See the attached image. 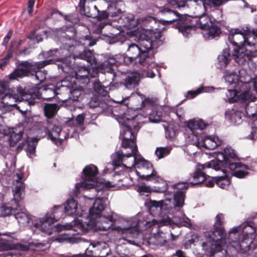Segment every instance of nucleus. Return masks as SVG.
<instances>
[{
    "label": "nucleus",
    "mask_w": 257,
    "mask_h": 257,
    "mask_svg": "<svg viewBox=\"0 0 257 257\" xmlns=\"http://www.w3.org/2000/svg\"><path fill=\"white\" fill-rule=\"evenodd\" d=\"M227 100L229 102H242L247 103L245 106V112L248 117L252 116L251 132L247 137L248 139L255 140L257 139V103L256 98L249 90L246 85H243L239 91L236 89L228 90L226 93Z\"/></svg>",
    "instance_id": "nucleus-5"
},
{
    "label": "nucleus",
    "mask_w": 257,
    "mask_h": 257,
    "mask_svg": "<svg viewBox=\"0 0 257 257\" xmlns=\"http://www.w3.org/2000/svg\"><path fill=\"white\" fill-rule=\"evenodd\" d=\"M98 172L97 168L93 164L87 165L83 169L82 181L75 184L74 189L70 193L72 198L68 199L64 204L63 208L66 215L73 217L79 215L77 202L73 198L77 197L82 191L92 189L95 192H101L103 194L104 191H97V189L95 188L97 185L96 175Z\"/></svg>",
    "instance_id": "nucleus-4"
},
{
    "label": "nucleus",
    "mask_w": 257,
    "mask_h": 257,
    "mask_svg": "<svg viewBox=\"0 0 257 257\" xmlns=\"http://www.w3.org/2000/svg\"><path fill=\"white\" fill-rule=\"evenodd\" d=\"M149 23L157 26V23L155 19L152 17H146V63H149L147 58H150L154 56L155 50L162 44L161 38V32L154 27L149 26Z\"/></svg>",
    "instance_id": "nucleus-10"
},
{
    "label": "nucleus",
    "mask_w": 257,
    "mask_h": 257,
    "mask_svg": "<svg viewBox=\"0 0 257 257\" xmlns=\"http://www.w3.org/2000/svg\"><path fill=\"white\" fill-rule=\"evenodd\" d=\"M23 175H20L18 173H16L14 176L13 184L15 187L13 190V192L14 201L18 210L14 213L13 216L20 224L34 226V223L39 222V221H32L31 223L32 220L31 217L25 212V208L21 204V201L23 198L25 189V185L23 180ZM34 227L36 228L35 226Z\"/></svg>",
    "instance_id": "nucleus-8"
},
{
    "label": "nucleus",
    "mask_w": 257,
    "mask_h": 257,
    "mask_svg": "<svg viewBox=\"0 0 257 257\" xmlns=\"http://www.w3.org/2000/svg\"><path fill=\"white\" fill-rule=\"evenodd\" d=\"M124 6V4L122 1H116L108 6L107 10L111 17H116L122 12Z\"/></svg>",
    "instance_id": "nucleus-35"
},
{
    "label": "nucleus",
    "mask_w": 257,
    "mask_h": 257,
    "mask_svg": "<svg viewBox=\"0 0 257 257\" xmlns=\"http://www.w3.org/2000/svg\"><path fill=\"white\" fill-rule=\"evenodd\" d=\"M233 56L236 62L243 65L248 61H254L257 58V51H253L241 47L234 51Z\"/></svg>",
    "instance_id": "nucleus-18"
},
{
    "label": "nucleus",
    "mask_w": 257,
    "mask_h": 257,
    "mask_svg": "<svg viewBox=\"0 0 257 257\" xmlns=\"http://www.w3.org/2000/svg\"><path fill=\"white\" fill-rule=\"evenodd\" d=\"M68 136L69 134L62 131L60 126L56 125H54L48 133V139L56 145H60Z\"/></svg>",
    "instance_id": "nucleus-24"
},
{
    "label": "nucleus",
    "mask_w": 257,
    "mask_h": 257,
    "mask_svg": "<svg viewBox=\"0 0 257 257\" xmlns=\"http://www.w3.org/2000/svg\"><path fill=\"white\" fill-rule=\"evenodd\" d=\"M185 195L183 191H179L174 194V200L175 206L181 207L184 205Z\"/></svg>",
    "instance_id": "nucleus-46"
},
{
    "label": "nucleus",
    "mask_w": 257,
    "mask_h": 257,
    "mask_svg": "<svg viewBox=\"0 0 257 257\" xmlns=\"http://www.w3.org/2000/svg\"><path fill=\"white\" fill-rule=\"evenodd\" d=\"M84 92V90L82 87L77 85L75 83L68 93L70 94V98L74 101H77Z\"/></svg>",
    "instance_id": "nucleus-39"
},
{
    "label": "nucleus",
    "mask_w": 257,
    "mask_h": 257,
    "mask_svg": "<svg viewBox=\"0 0 257 257\" xmlns=\"http://www.w3.org/2000/svg\"><path fill=\"white\" fill-rule=\"evenodd\" d=\"M167 189L166 183L158 175L152 165L146 160V192H163Z\"/></svg>",
    "instance_id": "nucleus-13"
},
{
    "label": "nucleus",
    "mask_w": 257,
    "mask_h": 257,
    "mask_svg": "<svg viewBox=\"0 0 257 257\" xmlns=\"http://www.w3.org/2000/svg\"><path fill=\"white\" fill-rule=\"evenodd\" d=\"M223 215L219 214L216 215L215 222L213 225V230L205 233V236L211 244V248L214 251H220L223 247L228 245V240L226 238L224 228L222 227V220Z\"/></svg>",
    "instance_id": "nucleus-11"
},
{
    "label": "nucleus",
    "mask_w": 257,
    "mask_h": 257,
    "mask_svg": "<svg viewBox=\"0 0 257 257\" xmlns=\"http://www.w3.org/2000/svg\"><path fill=\"white\" fill-rule=\"evenodd\" d=\"M238 75L239 77V85L241 84V87L242 88L243 85H246L247 89L249 90L250 92V89L249 88V84L251 83L253 85V82L254 79L252 80L250 76L247 73L246 71L242 69L240 70H238Z\"/></svg>",
    "instance_id": "nucleus-34"
},
{
    "label": "nucleus",
    "mask_w": 257,
    "mask_h": 257,
    "mask_svg": "<svg viewBox=\"0 0 257 257\" xmlns=\"http://www.w3.org/2000/svg\"><path fill=\"white\" fill-rule=\"evenodd\" d=\"M75 83L74 77L67 75L64 79L57 82L55 86L61 92L68 93Z\"/></svg>",
    "instance_id": "nucleus-30"
},
{
    "label": "nucleus",
    "mask_w": 257,
    "mask_h": 257,
    "mask_svg": "<svg viewBox=\"0 0 257 257\" xmlns=\"http://www.w3.org/2000/svg\"><path fill=\"white\" fill-rule=\"evenodd\" d=\"M224 78L225 82L230 85H233L235 87L239 85V77L238 75V70H226L224 73Z\"/></svg>",
    "instance_id": "nucleus-33"
},
{
    "label": "nucleus",
    "mask_w": 257,
    "mask_h": 257,
    "mask_svg": "<svg viewBox=\"0 0 257 257\" xmlns=\"http://www.w3.org/2000/svg\"><path fill=\"white\" fill-rule=\"evenodd\" d=\"M230 60V52L228 49H225L222 54L218 57V65L220 68H225Z\"/></svg>",
    "instance_id": "nucleus-41"
},
{
    "label": "nucleus",
    "mask_w": 257,
    "mask_h": 257,
    "mask_svg": "<svg viewBox=\"0 0 257 257\" xmlns=\"http://www.w3.org/2000/svg\"><path fill=\"white\" fill-rule=\"evenodd\" d=\"M65 216L62 205L54 206L52 212H47L44 217L40 218L39 222L34 223V226L37 229L50 235L52 233V224Z\"/></svg>",
    "instance_id": "nucleus-12"
},
{
    "label": "nucleus",
    "mask_w": 257,
    "mask_h": 257,
    "mask_svg": "<svg viewBox=\"0 0 257 257\" xmlns=\"http://www.w3.org/2000/svg\"><path fill=\"white\" fill-rule=\"evenodd\" d=\"M60 257H97L95 254H93V251L87 248L84 254H77L71 256L66 255H62Z\"/></svg>",
    "instance_id": "nucleus-59"
},
{
    "label": "nucleus",
    "mask_w": 257,
    "mask_h": 257,
    "mask_svg": "<svg viewBox=\"0 0 257 257\" xmlns=\"http://www.w3.org/2000/svg\"><path fill=\"white\" fill-rule=\"evenodd\" d=\"M97 11V13H91L90 11L88 10L85 12L84 14L80 15L85 16L87 17L96 19L99 21H101L106 19L108 17L109 15H110L109 12H107L106 11Z\"/></svg>",
    "instance_id": "nucleus-37"
},
{
    "label": "nucleus",
    "mask_w": 257,
    "mask_h": 257,
    "mask_svg": "<svg viewBox=\"0 0 257 257\" xmlns=\"http://www.w3.org/2000/svg\"><path fill=\"white\" fill-rule=\"evenodd\" d=\"M56 34L58 40L60 41L62 46L60 49L54 48L42 52V54L44 58L48 59L56 56L57 53L60 54L62 49L71 53L73 51L74 46L77 44L76 40V30L73 26H63L57 30Z\"/></svg>",
    "instance_id": "nucleus-9"
},
{
    "label": "nucleus",
    "mask_w": 257,
    "mask_h": 257,
    "mask_svg": "<svg viewBox=\"0 0 257 257\" xmlns=\"http://www.w3.org/2000/svg\"><path fill=\"white\" fill-rule=\"evenodd\" d=\"M161 108V107H160ZM159 108L157 107V110L156 112L153 111L150 114L149 119L151 122H159L161 121V117L162 115V113L159 110Z\"/></svg>",
    "instance_id": "nucleus-49"
},
{
    "label": "nucleus",
    "mask_w": 257,
    "mask_h": 257,
    "mask_svg": "<svg viewBox=\"0 0 257 257\" xmlns=\"http://www.w3.org/2000/svg\"><path fill=\"white\" fill-rule=\"evenodd\" d=\"M171 149L169 147L157 148L155 154L158 158L160 159L168 155L170 152Z\"/></svg>",
    "instance_id": "nucleus-48"
},
{
    "label": "nucleus",
    "mask_w": 257,
    "mask_h": 257,
    "mask_svg": "<svg viewBox=\"0 0 257 257\" xmlns=\"http://www.w3.org/2000/svg\"><path fill=\"white\" fill-rule=\"evenodd\" d=\"M100 101L101 99L99 96L94 95L91 98L88 105L90 107L95 108L99 105Z\"/></svg>",
    "instance_id": "nucleus-60"
},
{
    "label": "nucleus",
    "mask_w": 257,
    "mask_h": 257,
    "mask_svg": "<svg viewBox=\"0 0 257 257\" xmlns=\"http://www.w3.org/2000/svg\"><path fill=\"white\" fill-rule=\"evenodd\" d=\"M24 130L22 128H13L9 137L10 146H14L22 138Z\"/></svg>",
    "instance_id": "nucleus-36"
},
{
    "label": "nucleus",
    "mask_w": 257,
    "mask_h": 257,
    "mask_svg": "<svg viewBox=\"0 0 257 257\" xmlns=\"http://www.w3.org/2000/svg\"><path fill=\"white\" fill-rule=\"evenodd\" d=\"M136 191L139 193V195L143 196L145 194V184L143 183L142 185H137L135 186Z\"/></svg>",
    "instance_id": "nucleus-63"
},
{
    "label": "nucleus",
    "mask_w": 257,
    "mask_h": 257,
    "mask_svg": "<svg viewBox=\"0 0 257 257\" xmlns=\"http://www.w3.org/2000/svg\"><path fill=\"white\" fill-rule=\"evenodd\" d=\"M257 39V34L254 30H245L241 31L235 29L230 31L228 35V40L234 46H248L255 45Z\"/></svg>",
    "instance_id": "nucleus-14"
},
{
    "label": "nucleus",
    "mask_w": 257,
    "mask_h": 257,
    "mask_svg": "<svg viewBox=\"0 0 257 257\" xmlns=\"http://www.w3.org/2000/svg\"><path fill=\"white\" fill-rule=\"evenodd\" d=\"M59 109L56 103L46 104L44 107L45 115L48 118H51L56 115Z\"/></svg>",
    "instance_id": "nucleus-40"
},
{
    "label": "nucleus",
    "mask_w": 257,
    "mask_h": 257,
    "mask_svg": "<svg viewBox=\"0 0 257 257\" xmlns=\"http://www.w3.org/2000/svg\"><path fill=\"white\" fill-rule=\"evenodd\" d=\"M93 88L95 93L101 96L105 97L108 93L106 88L102 86L99 81H95L93 83Z\"/></svg>",
    "instance_id": "nucleus-45"
},
{
    "label": "nucleus",
    "mask_w": 257,
    "mask_h": 257,
    "mask_svg": "<svg viewBox=\"0 0 257 257\" xmlns=\"http://www.w3.org/2000/svg\"><path fill=\"white\" fill-rule=\"evenodd\" d=\"M179 32L182 33L185 37H188L189 35L195 31L194 27L191 26H183L178 27Z\"/></svg>",
    "instance_id": "nucleus-51"
},
{
    "label": "nucleus",
    "mask_w": 257,
    "mask_h": 257,
    "mask_svg": "<svg viewBox=\"0 0 257 257\" xmlns=\"http://www.w3.org/2000/svg\"><path fill=\"white\" fill-rule=\"evenodd\" d=\"M46 74V70H34L32 71L30 76L36 81L37 84H40L45 80Z\"/></svg>",
    "instance_id": "nucleus-43"
},
{
    "label": "nucleus",
    "mask_w": 257,
    "mask_h": 257,
    "mask_svg": "<svg viewBox=\"0 0 257 257\" xmlns=\"http://www.w3.org/2000/svg\"><path fill=\"white\" fill-rule=\"evenodd\" d=\"M170 199H166L159 201H151L147 204V207L150 214L153 216H156L159 214L161 209L168 208V206H170Z\"/></svg>",
    "instance_id": "nucleus-25"
},
{
    "label": "nucleus",
    "mask_w": 257,
    "mask_h": 257,
    "mask_svg": "<svg viewBox=\"0 0 257 257\" xmlns=\"http://www.w3.org/2000/svg\"><path fill=\"white\" fill-rule=\"evenodd\" d=\"M140 80V74L137 71H133L125 75L120 84L125 88L134 91L139 85Z\"/></svg>",
    "instance_id": "nucleus-21"
},
{
    "label": "nucleus",
    "mask_w": 257,
    "mask_h": 257,
    "mask_svg": "<svg viewBox=\"0 0 257 257\" xmlns=\"http://www.w3.org/2000/svg\"><path fill=\"white\" fill-rule=\"evenodd\" d=\"M36 32L35 30L31 31L28 39L33 41L34 43H39L43 40V35L41 34L35 35Z\"/></svg>",
    "instance_id": "nucleus-58"
},
{
    "label": "nucleus",
    "mask_w": 257,
    "mask_h": 257,
    "mask_svg": "<svg viewBox=\"0 0 257 257\" xmlns=\"http://www.w3.org/2000/svg\"><path fill=\"white\" fill-rule=\"evenodd\" d=\"M188 141L190 143L194 145H195L197 147H200L201 138H200L198 136L196 135L194 132H191V133L188 135Z\"/></svg>",
    "instance_id": "nucleus-50"
},
{
    "label": "nucleus",
    "mask_w": 257,
    "mask_h": 257,
    "mask_svg": "<svg viewBox=\"0 0 257 257\" xmlns=\"http://www.w3.org/2000/svg\"><path fill=\"white\" fill-rule=\"evenodd\" d=\"M30 65V62L28 61L20 62L17 65L15 69L9 74V79L15 80L30 76L32 72Z\"/></svg>",
    "instance_id": "nucleus-19"
},
{
    "label": "nucleus",
    "mask_w": 257,
    "mask_h": 257,
    "mask_svg": "<svg viewBox=\"0 0 257 257\" xmlns=\"http://www.w3.org/2000/svg\"><path fill=\"white\" fill-rule=\"evenodd\" d=\"M209 88L207 87H200L194 91H189L188 92L187 97L188 98H193L195 97L196 96L198 95L199 94L203 92H207L209 91Z\"/></svg>",
    "instance_id": "nucleus-53"
},
{
    "label": "nucleus",
    "mask_w": 257,
    "mask_h": 257,
    "mask_svg": "<svg viewBox=\"0 0 257 257\" xmlns=\"http://www.w3.org/2000/svg\"><path fill=\"white\" fill-rule=\"evenodd\" d=\"M119 34V33H118L114 35L109 36V43L110 44H113L119 42L118 38Z\"/></svg>",
    "instance_id": "nucleus-64"
},
{
    "label": "nucleus",
    "mask_w": 257,
    "mask_h": 257,
    "mask_svg": "<svg viewBox=\"0 0 257 257\" xmlns=\"http://www.w3.org/2000/svg\"><path fill=\"white\" fill-rule=\"evenodd\" d=\"M244 113L234 109H228L225 113V119L234 125H239L242 122Z\"/></svg>",
    "instance_id": "nucleus-29"
},
{
    "label": "nucleus",
    "mask_w": 257,
    "mask_h": 257,
    "mask_svg": "<svg viewBox=\"0 0 257 257\" xmlns=\"http://www.w3.org/2000/svg\"><path fill=\"white\" fill-rule=\"evenodd\" d=\"M64 19L66 21L74 25L78 23L80 21V18L77 14H70L65 16Z\"/></svg>",
    "instance_id": "nucleus-55"
},
{
    "label": "nucleus",
    "mask_w": 257,
    "mask_h": 257,
    "mask_svg": "<svg viewBox=\"0 0 257 257\" xmlns=\"http://www.w3.org/2000/svg\"><path fill=\"white\" fill-rule=\"evenodd\" d=\"M128 52L133 53L134 56L124 58V62L131 63L134 61L137 62L138 60L140 65L144 66L145 64V51L141 50L139 46L134 44L129 45Z\"/></svg>",
    "instance_id": "nucleus-20"
},
{
    "label": "nucleus",
    "mask_w": 257,
    "mask_h": 257,
    "mask_svg": "<svg viewBox=\"0 0 257 257\" xmlns=\"http://www.w3.org/2000/svg\"><path fill=\"white\" fill-rule=\"evenodd\" d=\"M160 12L162 14L166 15L167 17L169 19L168 20H160V21L161 22L163 25L172 24L177 21L182 22L184 20V17L183 16L181 15L177 12L171 11L168 8H162L160 10Z\"/></svg>",
    "instance_id": "nucleus-26"
},
{
    "label": "nucleus",
    "mask_w": 257,
    "mask_h": 257,
    "mask_svg": "<svg viewBox=\"0 0 257 257\" xmlns=\"http://www.w3.org/2000/svg\"><path fill=\"white\" fill-rule=\"evenodd\" d=\"M116 120L120 127L119 139L121 141L122 150H118L112 154V164L114 170L119 167L128 169L130 167L124 164L125 160L128 158L133 157L132 166L134 163L139 164L136 157L138 152L136 142V133L143 126L145 116L144 114L130 110L117 115Z\"/></svg>",
    "instance_id": "nucleus-2"
},
{
    "label": "nucleus",
    "mask_w": 257,
    "mask_h": 257,
    "mask_svg": "<svg viewBox=\"0 0 257 257\" xmlns=\"http://www.w3.org/2000/svg\"><path fill=\"white\" fill-rule=\"evenodd\" d=\"M228 167L234 171V176L239 178L245 177L248 174V168L246 166L240 163H230Z\"/></svg>",
    "instance_id": "nucleus-32"
},
{
    "label": "nucleus",
    "mask_w": 257,
    "mask_h": 257,
    "mask_svg": "<svg viewBox=\"0 0 257 257\" xmlns=\"http://www.w3.org/2000/svg\"><path fill=\"white\" fill-rule=\"evenodd\" d=\"M197 24L202 30V33L205 39H212L220 33V28L213 23L210 18L206 15L201 16Z\"/></svg>",
    "instance_id": "nucleus-16"
},
{
    "label": "nucleus",
    "mask_w": 257,
    "mask_h": 257,
    "mask_svg": "<svg viewBox=\"0 0 257 257\" xmlns=\"http://www.w3.org/2000/svg\"><path fill=\"white\" fill-rule=\"evenodd\" d=\"M90 36H86L85 37H81L77 42V45L79 44L83 45L84 49L83 51L74 54L72 58L70 56L64 58H57L55 61L58 62L57 66L59 69L66 73L72 72L74 68V59L76 58L85 60L88 62H90L93 60V54L92 52L87 49V47H91L95 44V41L92 40Z\"/></svg>",
    "instance_id": "nucleus-7"
},
{
    "label": "nucleus",
    "mask_w": 257,
    "mask_h": 257,
    "mask_svg": "<svg viewBox=\"0 0 257 257\" xmlns=\"http://www.w3.org/2000/svg\"><path fill=\"white\" fill-rule=\"evenodd\" d=\"M54 63V60L53 59H49L38 62H30V66L32 71L41 70V69Z\"/></svg>",
    "instance_id": "nucleus-42"
},
{
    "label": "nucleus",
    "mask_w": 257,
    "mask_h": 257,
    "mask_svg": "<svg viewBox=\"0 0 257 257\" xmlns=\"http://www.w3.org/2000/svg\"><path fill=\"white\" fill-rule=\"evenodd\" d=\"M238 157L235 151L231 147H226L223 152H218L216 153L215 160H212L208 163V167H212L215 170L221 169V167L227 168L229 164L232 162L230 159L237 160Z\"/></svg>",
    "instance_id": "nucleus-15"
},
{
    "label": "nucleus",
    "mask_w": 257,
    "mask_h": 257,
    "mask_svg": "<svg viewBox=\"0 0 257 257\" xmlns=\"http://www.w3.org/2000/svg\"><path fill=\"white\" fill-rule=\"evenodd\" d=\"M12 207L8 204H4L0 207V216L14 215V213L18 210L16 206Z\"/></svg>",
    "instance_id": "nucleus-44"
},
{
    "label": "nucleus",
    "mask_w": 257,
    "mask_h": 257,
    "mask_svg": "<svg viewBox=\"0 0 257 257\" xmlns=\"http://www.w3.org/2000/svg\"><path fill=\"white\" fill-rule=\"evenodd\" d=\"M217 185L221 188L226 189L230 184V181L228 178L223 177H219L216 181Z\"/></svg>",
    "instance_id": "nucleus-52"
},
{
    "label": "nucleus",
    "mask_w": 257,
    "mask_h": 257,
    "mask_svg": "<svg viewBox=\"0 0 257 257\" xmlns=\"http://www.w3.org/2000/svg\"><path fill=\"white\" fill-rule=\"evenodd\" d=\"M207 164H197L196 171L193 175V182L191 183L192 184H198L205 181L207 180V175L201 171L202 170L206 168H209ZM212 168V167H211Z\"/></svg>",
    "instance_id": "nucleus-31"
},
{
    "label": "nucleus",
    "mask_w": 257,
    "mask_h": 257,
    "mask_svg": "<svg viewBox=\"0 0 257 257\" xmlns=\"http://www.w3.org/2000/svg\"><path fill=\"white\" fill-rule=\"evenodd\" d=\"M146 108L148 109L151 106H156L158 104V100L156 98H146Z\"/></svg>",
    "instance_id": "nucleus-61"
},
{
    "label": "nucleus",
    "mask_w": 257,
    "mask_h": 257,
    "mask_svg": "<svg viewBox=\"0 0 257 257\" xmlns=\"http://www.w3.org/2000/svg\"><path fill=\"white\" fill-rule=\"evenodd\" d=\"M38 140L39 139L37 138H28L24 142L19 144V147L22 148L25 146V150L27 156L29 158H33V156H35L36 148Z\"/></svg>",
    "instance_id": "nucleus-28"
},
{
    "label": "nucleus",
    "mask_w": 257,
    "mask_h": 257,
    "mask_svg": "<svg viewBox=\"0 0 257 257\" xmlns=\"http://www.w3.org/2000/svg\"><path fill=\"white\" fill-rule=\"evenodd\" d=\"M157 71L156 63L153 61H151L148 65V72L146 76L153 78L155 76V71Z\"/></svg>",
    "instance_id": "nucleus-54"
},
{
    "label": "nucleus",
    "mask_w": 257,
    "mask_h": 257,
    "mask_svg": "<svg viewBox=\"0 0 257 257\" xmlns=\"http://www.w3.org/2000/svg\"><path fill=\"white\" fill-rule=\"evenodd\" d=\"M144 19L135 18V16L131 14H124L120 16L117 20V29L119 32H124L125 30H132L135 28L143 22Z\"/></svg>",
    "instance_id": "nucleus-17"
},
{
    "label": "nucleus",
    "mask_w": 257,
    "mask_h": 257,
    "mask_svg": "<svg viewBox=\"0 0 257 257\" xmlns=\"http://www.w3.org/2000/svg\"><path fill=\"white\" fill-rule=\"evenodd\" d=\"M163 234H164L162 232H161V233H159L158 234L155 235L154 237L157 240L155 243L157 244L162 245L166 242V240L165 238V237L163 236Z\"/></svg>",
    "instance_id": "nucleus-62"
},
{
    "label": "nucleus",
    "mask_w": 257,
    "mask_h": 257,
    "mask_svg": "<svg viewBox=\"0 0 257 257\" xmlns=\"http://www.w3.org/2000/svg\"><path fill=\"white\" fill-rule=\"evenodd\" d=\"M108 193L103 192L102 196L97 197L89 210V215L85 221L74 219L72 222L64 224H58L57 230H71L74 234H83L89 230L98 231L115 230L122 234L125 238H138L140 233V227L144 226L145 217L143 212H139L136 216L127 220H123L120 225L116 224V214L111 212L110 214L102 215L106 207Z\"/></svg>",
    "instance_id": "nucleus-1"
},
{
    "label": "nucleus",
    "mask_w": 257,
    "mask_h": 257,
    "mask_svg": "<svg viewBox=\"0 0 257 257\" xmlns=\"http://www.w3.org/2000/svg\"><path fill=\"white\" fill-rule=\"evenodd\" d=\"M187 127L191 132H194V131L197 130H203L206 127V124L201 119H193L186 122Z\"/></svg>",
    "instance_id": "nucleus-38"
},
{
    "label": "nucleus",
    "mask_w": 257,
    "mask_h": 257,
    "mask_svg": "<svg viewBox=\"0 0 257 257\" xmlns=\"http://www.w3.org/2000/svg\"><path fill=\"white\" fill-rule=\"evenodd\" d=\"M116 63L117 60L115 56L108 55L103 62L98 65V70L102 74L107 73L112 75V80H113L116 76L113 66Z\"/></svg>",
    "instance_id": "nucleus-22"
},
{
    "label": "nucleus",
    "mask_w": 257,
    "mask_h": 257,
    "mask_svg": "<svg viewBox=\"0 0 257 257\" xmlns=\"http://www.w3.org/2000/svg\"><path fill=\"white\" fill-rule=\"evenodd\" d=\"M13 51L11 49H9L7 55L0 60V68L3 70L6 66L9 63L10 59L13 56Z\"/></svg>",
    "instance_id": "nucleus-47"
},
{
    "label": "nucleus",
    "mask_w": 257,
    "mask_h": 257,
    "mask_svg": "<svg viewBox=\"0 0 257 257\" xmlns=\"http://www.w3.org/2000/svg\"><path fill=\"white\" fill-rule=\"evenodd\" d=\"M84 115L83 113H81L77 115L75 118H72L71 119L69 120V123H70L72 122L73 125L78 126L82 125L84 123Z\"/></svg>",
    "instance_id": "nucleus-57"
},
{
    "label": "nucleus",
    "mask_w": 257,
    "mask_h": 257,
    "mask_svg": "<svg viewBox=\"0 0 257 257\" xmlns=\"http://www.w3.org/2000/svg\"><path fill=\"white\" fill-rule=\"evenodd\" d=\"M55 85L50 84L38 89L32 84L28 83L22 84L16 88H14L12 97L16 101L19 102L17 109L22 112H26L29 110L28 108L21 109L20 107L27 104L29 106L34 105L37 99L41 98L43 99H50L54 98L59 93Z\"/></svg>",
    "instance_id": "nucleus-3"
},
{
    "label": "nucleus",
    "mask_w": 257,
    "mask_h": 257,
    "mask_svg": "<svg viewBox=\"0 0 257 257\" xmlns=\"http://www.w3.org/2000/svg\"><path fill=\"white\" fill-rule=\"evenodd\" d=\"M90 71L85 66H81L75 73L74 80H77L79 82L83 84H87L90 77H99L98 73L96 70H93V74H90Z\"/></svg>",
    "instance_id": "nucleus-23"
},
{
    "label": "nucleus",
    "mask_w": 257,
    "mask_h": 257,
    "mask_svg": "<svg viewBox=\"0 0 257 257\" xmlns=\"http://www.w3.org/2000/svg\"><path fill=\"white\" fill-rule=\"evenodd\" d=\"M133 35L136 37L139 41H144L145 40V29L142 28L141 30L139 28L137 30L130 32Z\"/></svg>",
    "instance_id": "nucleus-56"
},
{
    "label": "nucleus",
    "mask_w": 257,
    "mask_h": 257,
    "mask_svg": "<svg viewBox=\"0 0 257 257\" xmlns=\"http://www.w3.org/2000/svg\"><path fill=\"white\" fill-rule=\"evenodd\" d=\"M255 231V227L248 223L234 227L229 232L228 244L237 251H245L256 237Z\"/></svg>",
    "instance_id": "nucleus-6"
},
{
    "label": "nucleus",
    "mask_w": 257,
    "mask_h": 257,
    "mask_svg": "<svg viewBox=\"0 0 257 257\" xmlns=\"http://www.w3.org/2000/svg\"><path fill=\"white\" fill-rule=\"evenodd\" d=\"M222 140L218 137L216 136H208L202 137L200 148H205L210 150H213L220 145Z\"/></svg>",
    "instance_id": "nucleus-27"
}]
</instances>
